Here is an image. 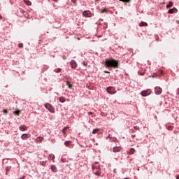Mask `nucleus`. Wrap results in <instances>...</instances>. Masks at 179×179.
I'll use <instances>...</instances> for the list:
<instances>
[{
	"label": "nucleus",
	"mask_w": 179,
	"mask_h": 179,
	"mask_svg": "<svg viewBox=\"0 0 179 179\" xmlns=\"http://www.w3.org/2000/svg\"><path fill=\"white\" fill-rule=\"evenodd\" d=\"M106 68H113L114 69H118L120 66V60L116 59H107L105 61Z\"/></svg>",
	"instance_id": "f257e3e1"
},
{
	"label": "nucleus",
	"mask_w": 179,
	"mask_h": 179,
	"mask_svg": "<svg viewBox=\"0 0 179 179\" xmlns=\"http://www.w3.org/2000/svg\"><path fill=\"white\" fill-rule=\"evenodd\" d=\"M45 107L46 109L48 110V111H50V113H55V109L54 108V106H52V105H51L49 103H47L45 104Z\"/></svg>",
	"instance_id": "f03ea898"
},
{
	"label": "nucleus",
	"mask_w": 179,
	"mask_h": 179,
	"mask_svg": "<svg viewBox=\"0 0 179 179\" xmlns=\"http://www.w3.org/2000/svg\"><path fill=\"white\" fill-rule=\"evenodd\" d=\"M151 93L152 90L148 89L147 90L141 92V96H143V97H146V96H149Z\"/></svg>",
	"instance_id": "7ed1b4c3"
},
{
	"label": "nucleus",
	"mask_w": 179,
	"mask_h": 179,
	"mask_svg": "<svg viewBox=\"0 0 179 179\" xmlns=\"http://www.w3.org/2000/svg\"><path fill=\"white\" fill-rule=\"evenodd\" d=\"M83 16H85V17H92V16H93V14H92V12L90 10H85L83 13Z\"/></svg>",
	"instance_id": "20e7f679"
},
{
	"label": "nucleus",
	"mask_w": 179,
	"mask_h": 179,
	"mask_svg": "<svg viewBox=\"0 0 179 179\" xmlns=\"http://www.w3.org/2000/svg\"><path fill=\"white\" fill-rule=\"evenodd\" d=\"M107 92L109 93V94H115L117 92L115 91V88L113 87H109L107 88Z\"/></svg>",
	"instance_id": "39448f33"
},
{
	"label": "nucleus",
	"mask_w": 179,
	"mask_h": 179,
	"mask_svg": "<svg viewBox=\"0 0 179 179\" xmlns=\"http://www.w3.org/2000/svg\"><path fill=\"white\" fill-rule=\"evenodd\" d=\"M93 173L95 174V176H101V169L98 168V169H94Z\"/></svg>",
	"instance_id": "423d86ee"
},
{
	"label": "nucleus",
	"mask_w": 179,
	"mask_h": 179,
	"mask_svg": "<svg viewBox=\"0 0 179 179\" xmlns=\"http://www.w3.org/2000/svg\"><path fill=\"white\" fill-rule=\"evenodd\" d=\"M155 92L156 94H162V88L160 87H156L155 88Z\"/></svg>",
	"instance_id": "0eeeda50"
},
{
	"label": "nucleus",
	"mask_w": 179,
	"mask_h": 179,
	"mask_svg": "<svg viewBox=\"0 0 179 179\" xmlns=\"http://www.w3.org/2000/svg\"><path fill=\"white\" fill-rule=\"evenodd\" d=\"M29 134H24L21 136V139H22L23 141H26V139H29Z\"/></svg>",
	"instance_id": "6e6552de"
},
{
	"label": "nucleus",
	"mask_w": 179,
	"mask_h": 179,
	"mask_svg": "<svg viewBox=\"0 0 179 179\" xmlns=\"http://www.w3.org/2000/svg\"><path fill=\"white\" fill-rule=\"evenodd\" d=\"M94 169H100V165L98 162H95L92 164V170H94Z\"/></svg>",
	"instance_id": "1a4fd4ad"
},
{
	"label": "nucleus",
	"mask_w": 179,
	"mask_h": 179,
	"mask_svg": "<svg viewBox=\"0 0 179 179\" xmlns=\"http://www.w3.org/2000/svg\"><path fill=\"white\" fill-rule=\"evenodd\" d=\"M178 10L176 8L169 10L168 13L173 14L177 13Z\"/></svg>",
	"instance_id": "9d476101"
},
{
	"label": "nucleus",
	"mask_w": 179,
	"mask_h": 179,
	"mask_svg": "<svg viewBox=\"0 0 179 179\" xmlns=\"http://www.w3.org/2000/svg\"><path fill=\"white\" fill-rule=\"evenodd\" d=\"M77 65L78 64H76V62H75L74 60L71 61V68H73V69H75Z\"/></svg>",
	"instance_id": "9b49d317"
},
{
	"label": "nucleus",
	"mask_w": 179,
	"mask_h": 179,
	"mask_svg": "<svg viewBox=\"0 0 179 179\" xmlns=\"http://www.w3.org/2000/svg\"><path fill=\"white\" fill-rule=\"evenodd\" d=\"M113 152L117 153V152H121V147H114Z\"/></svg>",
	"instance_id": "f8f14e48"
},
{
	"label": "nucleus",
	"mask_w": 179,
	"mask_h": 179,
	"mask_svg": "<svg viewBox=\"0 0 179 179\" xmlns=\"http://www.w3.org/2000/svg\"><path fill=\"white\" fill-rule=\"evenodd\" d=\"M10 169H12V166H10L6 167V176H8L9 174V171H10Z\"/></svg>",
	"instance_id": "ddd939ff"
},
{
	"label": "nucleus",
	"mask_w": 179,
	"mask_h": 179,
	"mask_svg": "<svg viewBox=\"0 0 179 179\" xmlns=\"http://www.w3.org/2000/svg\"><path fill=\"white\" fill-rule=\"evenodd\" d=\"M27 126L22 125L20 127V129L22 131H27Z\"/></svg>",
	"instance_id": "4468645a"
},
{
	"label": "nucleus",
	"mask_w": 179,
	"mask_h": 179,
	"mask_svg": "<svg viewBox=\"0 0 179 179\" xmlns=\"http://www.w3.org/2000/svg\"><path fill=\"white\" fill-rule=\"evenodd\" d=\"M134 153H135V149H134V148H131V149L128 151V155H134Z\"/></svg>",
	"instance_id": "2eb2a0df"
},
{
	"label": "nucleus",
	"mask_w": 179,
	"mask_h": 179,
	"mask_svg": "<svg viewBox=\"0 0 179 179\" xmlns=\"http://www.w3.org/2000/svg\"><path fill=\"white\" fill-rule=\"evenodd\" d=\"M51 170L52 171H53V173H57V166H55V165H52L51 166Z\"/></svg>",
	"instance_id": "dca6fc26"
},
{
	"label": "nucleus",
	"mask_w": 179,
	"mask_h": 179,
	"mask_svg": "<svg viewBox=\"0 0 179 179\" xmlns=\"http://www.w3.org/2000/svg\"><path fill=\"white\" fill-rule=\"evenodd\" d=\"M139 26L140 27H143V26H148V23L146 22H141L140 24H139Z\"/></svg>",
	"instance_id": "f3484780"
},
{
	"label": "nucleus",
	"mask_w": 179,
	"mask_h": 179,
	"mask_svg": "<svg viewBox=\"0 0 179 179\" xmlns=\"http://www.w3.org/2000/svg\"><path fill=\"white\" fill-rule=\"evenodd\" d=\"M44 138L43 137H38L36 138V142H43Z\"/></svg>",
	"instance_id": "a211bd4d"
},
{
	"label": "nucleus",
	"mask_w": 179,
	"mask_h": 179,
	"mask_svg": "<svg viewBox=\"0 0 179 179\" xmlns=\"http://www.w3.org/2000/svg\"><path fill=\"white\" fill-rule=\"evenodd\" d=\"M67 129H69V127H64V128L63 129V134H64V135L66 134V131H67Z\"/></svg>",
	"instance_id": "6ab92c4d"
},
{
	"label": "nucleus",
	"mask_w": 179,
	"mask_h": 179,
	"mask_svg": "<svg viewBox=\"0 0 179 179\" xmlns=\"http://www.w3.org/2000/svg\"><path fill=\"white\" fill-rule=\"evenodd\" d=\"M24 2L27 4V5H31V1H30L29 0H24Z\"/></svg>",
	"instance_id": "aec40b11"
},
{
	"label": "nucleus",
	"mask_w": 179,
	"mask_h": 179,
	"mask_svg": "<svg viewBox=\"0 0 179 179\" xmlns=\"http://www.w3.org/2000/svg\"><path fill=\"white\" fill-rule=\"evenodd\" d=\"M60 103H65V98L62 96L59 98Z\"/></svg>",
	"instance_id": "412c9836"
},
{
	"label": "nucleus",
	"mask_w": 179,
	"mask_h": 179,
	"mask_svg": "<svg viewBox=\"0 0 179 179\" xmlns=\"http://www.w3.org/2000/svg\"><path fill=\"white\" fill-rule=\"evenodd\" d=\"M146 72V70H143V71H138L139 75L143 76V75H145V73Z\"/></svg>",
	"instance_id": "4be33fe9"
},
{
	"label": "nucleus",
	"mask_w": 179,
	"mask_h": 179,
	"mask_svg": "<svg viewBox=\"0 0 179 179\" xmlns=\"http://www.w3.org/2000/svg\"><path fill=\"white\" fill-rule=\"evenodd\" d=\"M66 85H67L69 89H71L72 88V84L71 83V82H67Z\"/></svg>",
	"instance_id": "5701e85b"
},
{
	"label": "nucleus",
	"mask_w": 179,
	"mask_h": 179,
	"mask_svg": "<svg viewBox=\"0 0 179 179\" xmlns=\"http://www.w3.org/2000/svg\"><path fill=\"white\" fill-rule=\"evenodd\" d=\"M173 6V2L170 1L169 4L166 5V8H171Z\"/></svg>",
	"instance_id": "b1692460"
},
{
	"label": "nucleus",
	"mask_w": 179,
	"mask_h": 179,
	"mask_svg": "<svg viewBox=\"0 0 179 179\" xmlns=\"http://www.w3.org/2000/svg\"><path fill=\"white\" fill-rule=\"evenodd\" d=\"M99 132V129H95L93 130L92 134H97Z\"/></svg>",
	"instance_id": "393cba45"
},
{
	"label": "nucleus",
	"mask_w": 179,
	"mask_h": 179,
	"mask_svg": "<svg viewBox=\"0 0 179 179\" xmlns=\"http://www.w3.org/2000/svg\"><path fill=\"white\" fill-rule=\"evenodd\" d=\"M71 143V141H66L64 143L65 146H69V144Z\"/></svg>",
	"instance_id": "a878e982"
},
{
	"label": "nucleus",
	"mask_w": 179,
	"mask_h": 179,
	"mask_svg": "<svg viewBox=\"0 0 179 179\" xmlns=\"http://www.w3.org/2000/svg\"><path fill=\"white\" fill-rule=\"evenodd\" d=\"M55 72H56L57 73H59V72H61V69H57L55 70Z\"/></svg>",
	"instance_id": "bb28decb"
},
{
	"label": "nucleus",
	"mask_w": 179,
	"mask_h": 179,
	"mask_svg": "<svg viewBox=\"0 0 179 179\" xmlns=\"http://www.w3.org/2000/svg\"><path fill=\"white\" fill-rule=\"evenodd\" d=\"M15 114H16V115H19L20 114V110L15 111Z\"/></svg>",
	"instance_id": "cd10ccee"
},
{
	"label": "nucleus",
	"mask_w": 179,
	"mask_h": 179,
	"mask_svg": "<svg viewBox=\"0 0 179 179\" xmlns=\"http://www.w3.org/2000/svg\"><path fill=\"white\" fill-rule=\"evenodd\" d=\"M18 47L19 48H23V43H19Z\"/></svg>",
	"instance_id": "c85d7f7f"
},
{
	"label": "nucleus",
	"mask_w": 179,
	"mask_h": 179,
	"mask_svg": "<svg viewBox=\"0 0 179 179\" xmlns=\"http://www.w3.org/2000/svg\"><path fill=\"white\" fill-rule=\"evenodd\" d=\"M46 163H47V162H41V164L42 165V166H45V164H46Z\"/></svg>",
	"instance_id": "c756f323"
},
{
	"label": "nucleus",
	"mask_w": 179,
	"mask_h": 179,
	"mask_svg": "<svg viewBox=\"0 0 179 179\" xmlns=\"http://www.w3.org/2000/svg\"><path fill=\"white\" fill-rule=\"evenodd\" d=\"M3 113H4V114H8V110H6V109H3Z\"/></svg>",
	"instance_id": "7c9ffc66"
},
{
	"label": "nucleus",
	"mask_w": 179,
	"mask_h": 179,
	"mask_svg": "<svg viewBox=\"0 0 179 179\" xmlns=\"http://www.w3.org/2000/svg\"><path fill=\"white\" fill-rule=\"evenodd\" d=\"M122 2H131V0H120Z\"/></svg>",
	"instance_id": "2f4dec72"
},
{
	"label": "nucleus",
	"mask_w": 179,
	"mask_h": 179,
	"mask_svg": "<svg viewBox=\"0 0 179 179\" xmlns=\"http://www.w3.org/2000/svg\"><path fill=\"white\" fill-rule=\"evenodd\" d=\"M105 12H107V9L101 10V13H105Z\"/></svg>",
	"instance_id": "473e14b6"
},
{
	"label": "nucleus",
	"mask_w": 179,
	"mask_h": 179,
	"mask_svg": "<svg viewBox=\"0 0 179 179\" xmlns=\"http://www.w3.org/2000/svg\"><path fill=\"white\" fill-rule=\"evenodd\" d=\"M50 158L52 159V160H54L55 159V156L52 155H50Z\"/></svg>",
	"instance_id": "72a5a7b5"
},
{
	"label": "nucleus",
	"mask_w": 179,
	"mask_h": 179,
	"mask_svg": "<svg viewBox=\"0 0 179 179\" xmlns=\"http://www.w3.org/2000/svg\"><path fill=\"white\" fill-rule=\"evenodd\" d=\"M71 1L73 2V3H76V0H71Z\"/></svg>",
	"instance_id": "f704fd0d"
},
{
	"label": "nucleus",
	"mask_w": 179,
	"mask_h": 179,
	"mask_svg": "<svg viewBox=\"0 0 179 179\" xmlns=\"http://www.w3.org/2000/svg\"><path fill=\"white\" fill-rule=\"evenodd\" d=\"M138 129V127H134V129Z\"/></svg>",
	"instance_id": "c9c22d12"
},
{
	"label": "nucleus",
	"mask_w": 179,
	"mask_h": 179,
	"mask_svg": "<svg viewBox=\"0 0 179 179\" xmlns=\"http://www.w3.org/2000/svg\"><path fill=\"white\" fill-rule=\"evenodd\" d=\"M177 94H179V88L178 89Z\"/></svg>",
	"instance_id": "e433bc0d"
},
{
	"label": "nucleus",
	"mask_w": 179,
	"mask_h": 179,
	"mask_svg": "<svg viewBox=\"0 0 179 179\" xmlns=\"http://www.w3.org/2000/svg\"><path fill=\"white\" fill-rule=\"evenodd\" d=\"M105 73H110V72H108V71H105Z\"/></svg>",
	"instance_id": "4c0bfd02"
},
{
	"label": "nucleus",
	"mask_w": 179,
	"mask_h": 179,
	"mask_svg": "<svg viewBox=\"0 0 179 179\" xmlns=\"http://www.w3.org/2000/svg\"><path fill=\"white\" fill-rule=\"evenodd\" d=\"M55 1V2H58V0H54Z\"/></svg>",
	"instance_id": "58836bf2"
},
{
	"label": "nucleus",
	"mask_w": 179,
	"mask_h": 179,
	"mask_svg": "<svg viewBox=\"0 0 179 179\" xmlns=\"http://www.w3.org/2000/svg\"><path fill=\"white\" fill-rule=\"evenodd\" d=\"M20 12H22V9H20Z\"/></svg>",
	"instance_id": "ea45409f"
},
{
	"label": "nucleus",
	"mask_w": 179,
	"mask_h": 179,
	"mask_svg": "<svg viewBox=\"0 0 179 179\" xmlns=\"http://www.w3.org/2000/svg\"><path fill=\"white\" fill-rule=\"evenodd\" d=\"M89 114H92V112H90Z\"/></svg>",
	"instance_id": "a19ab883"
},
{
	"label": "nucleus",
	"mask_w": 179,
	"mask_h": 179,
	"mask_svg": "<svg viewBox=\"0 0 179 179\" xmlns=\"http://www.w3.org/2000/svg\"><path fill=\"white\" fill-rule=\"evenodd\" d=\"M124 179H128V178H124Z\"/></svg>",
	"instance_id": "79ce46f5"
}]
</instances>
